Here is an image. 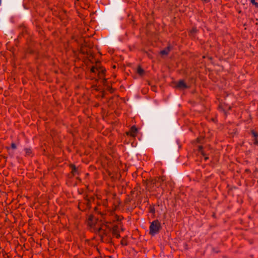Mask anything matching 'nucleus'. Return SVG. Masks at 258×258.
<instances>
[{
  "label": "nucleus",
  "mask_w": 258,
  "mask_h": 258,
  "mask_svg": "<svg viewBox=\"0 0 258 258\" xmlns=\"http://www.w3.org/2000/svg\"><path fill=\"white\" fill-rule=\"evenodd\" d=\"M11 148L13 149H16L17 148V146L15 143H12L11 144Z\"/></svg>",
  "instance_id": "obj_21"
},
{
  "label": "nucleus",
  "mask_w": 258,
  "mask_h": 258,
  "mask_svg": "<svg viewBox=\"0 0 258 258\" xmlns=\"http://www.w3.org/2000/svg\"><path fill=\"white\" fill-rule=\"evenodd\" d=\"M150 212L154 213L155 212V209L154 208L153 209H151L150 210Z\"/></svg>",
  "instance_id": "obj_25"
},
{
  "label": "nucleus",
  "mask_w": 258,
  "mask_h": 258,
  "mask_svg": "<svg viewBox=\"0 0 258 258\" xmlns=\"http://www.w3.org/2000/svg\"><path fill=\"white\" fill-rule=\"evenodd\" d=\"M250 133L252 138V141L253 144L258 146V133L252 130L250 131Z\"/></svg>",
  "instance_id": "obj_4"
},
{
  "label": "nucleus",
  "mask_w": 258,
  "mask_h": 258,
  "mask_svg": "<svg viewBox=\"0 0 258 258\" xmlns=\"http://www.w3.org/2000/svg\"><path fill=\"white\" fill-rule=\"evenodd\" d=\"M156 179H157V182L158 187V186H160L162 182H163L164 181L165 177H164V176H162L161 177H158Z\"/></svg>",
  "instance_id": "obj_14"
},
{
  "label": "nucleus",
  "mask_w": 258,
  "mask_h": 258,
  "mask_svg": "<svg viewBox=\"0 0 258 258\" xmlns=\"http://www.w3.org/2000/svg\"><path fill=\"white\" fill-rule=\"evenodd\" d=\"M147 186L150 188L154 187L155 186H158L157 179L155 178L149 179L147 182Z\"/></svg>",
  "instance_id": "obj_7"
},
{
  "label": "nucleus",
  "mask_w": 258,
  "mask_h": 258,
  "mask_svg": "<svg viewBox=\"0 0 258 258\" xmlns=\"http://www.w3.org/2000/svg\"><path fill=\"white\" fill-rule=\"evenodd\" d=\"M137 127L135 126H133L131 127L130 131L126 133V134L131 137H135L137 135Z\"/></svg>",
  "instance_id": "obj_5"
},
{
  "label": "nucleus",
  "mask_w": 258,
  "mask_h": 258,
  "mask_svg": "<svg viewBox=\"0 0 258 258\" xmlns=\"http://www.w3.org/2000/svg\"><path fill=\"white\" fill-rule=\"evenodd\" d=\"M199 138H197L198 142H200Z\"/></svg>",
  "instance_id": "obj_27"
},
{
  "label": "nucleus",
  "mask_w": 258,
  "mask_h": 258,
  "mask_svg": "<svg viewBox=\"0 0 258 258\" xmlns=\"http://www.w3.org/2000/svg\"><path fill=\"white\" fill-rule=\"evenodd\" d=\"M122 219V218H120L119 216H117V217L116 220H117V221H120Z\"/></svg>",
  "instance_id": "obj_24"
},
{
  "label": "nucleus",
  "mask_w": 258,
  "mask_h": 258,
  "mask_svg": "<svg viewBox=\"0 0 258 258\" xmlns=\"http://www.w3.org/2000/svg\"><path fill=\"white\" fill-rule=\"evenodd\" d=\"M118 229L119 227L117 225H114L112 229V233L113 235L115 236L117 238H119L120 237Z\"/></svg>",
  "instance_id": "obj_8"
},
{
  "label": "nucleus",
  "mask_w": 258,
  "mask_h": 258,
  "mask_svg": "<svg viewBox=\"0 0 258 258\" xmlns=\"http://www.w3.org/2000/svg\"><path fill=\"white\" fill-rule=\"evenodd\" d=\"M107 82V79H103L102 81V84H103V85L104 86H106V83Z\"/></svg>",
  "instance_id": "obj_20"
},
{
  "label": "nucleus",
  "mask_w": 258,
  "mask_h": 258,
  "mask_svg": "<svg viewBox=\"0 0 258 258\" xmlns=\"http://www.w3.org/2000/svg\"><path fill=\"white\" fill-rule=\"evenodd\" d=\"M108 91H109L111 93H112L113 92V89L111 87H108Z\"/></svg>",
  "instance_id": "obj_23"
},
{
  "label": "nucleus",
  "mask_w": 258,
  "mask_h": 258,
  "mask_svg": "<svg viewBox=\"0 0 258 258\" xmlns=\"http://www.w3.org/2000/svg\"><path fill=\"white\" fill-rule=\"evenodd\" d=\"M176 87L179 88H187V86L183 80H179L176 85Z\"/></svg>",
  "instance_id": "obj_9"
},
{
  "label": "nucleus",
  "mask_w": 258,
  "mask_h": 258,
  "mask_svg": "<svg viewBox=\"0 0 258 258\" xmlns=\"http://www.w3.org/2000/svg\"><path fill=\"white\" fill-rule=\"evenodd\" d=\"M121 244L122 245H127V242L124 241V240H121Z\"/></svg>",
  "instance_id": "obj_22"
},
{
  "label": "nucleus",
  "mask_w": 258,
  "mask_h": 258,
  "mask_svg": "<svg viewBox=\"0 0 258 258\" xmlns=\"http://www.w3.org/2000/svg\"><path fill=\"white\" fill-rule=\"evenodd\" d=\"M199 152L205 157V160L206 161L209 159L207 155L205 153L203 150V147L202 146H199L198 148Z\"/></svg>",
  "instance_id": "obj_10"
},
{
  "label": "nucleus",
  "mask_w": 258,
  "mask_h": 258,
  "mask_svg": "<svg viewBox=\"0 0 258 258\" xmlns=\"http://www.w3.org/2000/svg\"><path fill=\"white\" fill-rule=\"evenodd\" d=\"M110 231L111 230L108 227L106 224H103L98 229V233L101 237L102 240L107 237V239H105V240L107 241L110 239L109 236Z\"/></svg>",
  "instance_id": "obj_1"
},
{
  "label": "nucleus",
  "mask_w": 258,
  "mask_h": 258,
  "mask_svg": "<svg viewBox=\"0 0 258 258\" xmlns=\"http://www.w3.org/2000/svg\"><path fill=\"white\" fill-rule=\"evenodd\" d=\"M96 221V219L95 218V217L94 216L91 215L89 216L88 219V225L91 227H92L95 226Z\"/></svg>",
  "instance_id": "obj_6"
},
{
  "label": "nucleus",
  "mask_w": 258,
  "mask_h": 258,
  "mask_svg": "<svg viewBox=\"0 0 258 258\" xmlns=\"http://www.w3.org/2000/svg\"><path fill=\"white\" fill-rule=\"evenodd\" d=\"M162 227L160 222L158 220H154L150 224L149 227V233L153 236L159 233Z\"/></svg>",
  "instance_id": "obj_2"
},
{
  "label": "nucleus",
  "mask_w": 258,
  "mask_h": 258,
  "mask_svg": "<svg viewBox=\"0 0 258 258\" xmlns=\"http://www.w3.org/2000/svg\"><path fill=\"white\" fill-rule=\"evenodd\" d=\"M104 75V71H101V72H99V73H98V75L99 76V77H101L102 76H103Z\"/></svg>",
  "instance_id": "obj_19"
},
{
  "label": "nucleus",
  "mask_w": 258,
  "mask_h": 258,
  "mask_svg": "<svg viewBox=\"0 0 258 258\" xmlns=\"http://www.w3.org/2000/svg\"><path fill=\"white\" fill-rule=\"evenodd\" d=\"M198 30L196 27H193L192 29L190 31L189 35L190 37L195 38L196 34L197 33Z\"/></svg>",
  "instance_id": "obj_12"
},
{
  "label": "nucleus",
  "mask_w": 258,
  "mask_h": 258,
  "mask_svg": "<svg viewBox=\"0 0 258 258\" xmlns=\"http://www.w3.org/2000/svg\"><path fill=\"white\" fill-rule=\"evenodd\" d=\"M70 167L72 169L71 172L73 174V175H75V174L78 173V169L75 165L71 164Z\"/></svg>",
  "instance_id": "obj_13"
},
{
  "label": "nucleus",
  "mask_w": 258,
  "mask_h": 258,
  "mask_svg": "<svg viewBox=\"0 0 258 258\" xmlns=\"http://www.w3.org/2000/svg\"><path fill=\"white\" fill-rule=\"evenodd\" d=\"M98 71V69L94 66L92 67L91 69V72L92 73H96V71Z\"/></svg>",
  "instance_id": "obj_18"
},
{
  "label": "nucleus",
  "mask_w": 258,
  "mask_h": 258,
  "mask_svg": "<svg viewBox=\"0 0 258 258\" xmlns=\"http://www.w3.org/2000/svg\"><path fill=\"white\" fill-rule=\"evenodd\" d=\"M25 151L26 155H30L32 153L31 150L29 148L25 149Z\"/></svg>",
  "instance_id": "obj_16"
},
{
  "label": "nucleus",
  "mask_w": 258,
  "mask_h": 258,
  "mask_svg": "<svg viewBox=\"0 0 258 258\" xmlns=\"http://www.w3.org/2000/svg\"><path fill=\"white\" fill-rule=\"evenodd\" d=\"M137 73L139 75L142 76L144 74V70L139 66L137 69Z\"/></svg>",
  "instance_id": "obj_15"
},
{
  "label": "nucleus",
  "mask_w": 258,
  "mask_h": 258,
  "mask_svg": "<svg viewBox=\"0 0 258 258\" xmlns=\"http://www.w3.org/2000/svg\"><path fill=\"white\" fill-rule=\"evenodd\" d=\"M91 208V200L85 198L83 202H79L78 204V208L82 211H84L87 209H90Z\"/></svg>",
  "instance_id": "obj_3"
},
{
  "label": "nucleus",
  "mask_w": 258,
  "mask_h": 258,
  "mask_svg": "<svg viewBox=\"0 0 258 258\" xmlns=\"http://www.w3.org/2000/svg\"><path fill=\"white\" fill-rule=\"evenodd\" d=\"M203 1L206 2V3H208L209 2V0H203Z\"/></svg>",
  "instance_id": "obj_26"
},
{
  "label": "nucleus",
  "mask_w": 258,
  "mask_h": 258,
  "mask_svg": "<svg viewBox=\"0 0 258 258\" xmlns=\"http://www.w3.org/2000/svg\"><path fill=\"white\" fill-rule=\"evenodd\" d=\"M171 50V46L170 45L168 46L166 48L161 50L160 51V54L161 55H167L169 53Z\"/></svg>",
  "instance_id": "obj_11"
},
{
  "label": "nucleus",
  "mask_w": 258,
  "mask_h": 258,
  "mask_svg": "<svg viewBox=\"0 0 258 258\" xmlns=\"http://www.w3.org/2000/svg\"><path fill=\"white\" fill-rule=\"evenodd\" d=\"M250 3L254 5L256 8H258V3L256 2L255 0H250Z\"/></svg>",
  "instance_id": "obj_17"
}]
</instances>
